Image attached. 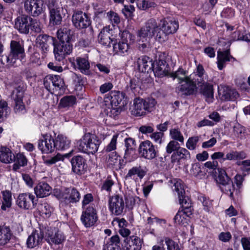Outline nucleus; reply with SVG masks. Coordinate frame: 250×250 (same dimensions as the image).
Segmentation results:
<instances>
[{
	"label": "nucleus",
	"instance_id": "nucleus-34",
	"mask_svg": "<svg viewBox=\"0 0 250 250\" xmlns=\"http://www.w3.org/2000/svg\"><path fill=\"white\" fill-rule=\"evenodd\" d=\"M51 187L46 183H39L34 188L35 193L37 197L43 198L51 193Z\"/></svg>",
	"mask_w": 250,
	"mask_h": 250
},
{
	"label": "nucleus",
	"instance_id": "nucleus-47",
	"mask_svg": "<svg viewBox=\"0 0 250 250\" xmlns=\"http://www.w3.org/2000/svg\"><path fill=\"white\" fill-rule=\"evenodd\" d=\"M37 207L44 217L48 218L50 216L53 208L48 203L40 204Z\"/></svg>",
	"mask_w": 250,
	"mask_h": 250
},
{
	"label": "nucleus",
	"instance_id": "nucleus-44",
	"mask_svg": "<svg viewBox=\"0 0 250 250\" xmlns=\"http://www.w3.org/2000/svg\"><path fill=\"white\" fill-rule=\"evenodd\" d=\"M2 195V203L1 209L6 210L7 208H11L12 206V193L10 190H5L1 192Z\"/></svg>",
	"mask_w": 250,
	"mask_h": 250
},
{
	"label": "nucleus",
	"instance_id": "nucleus-37",
	"mask_svg": "<svg viewBox=\"0 0 250 250\" xmlns=\"http://www.w3.org/2000/svg\"><path fill=\"white\" fill-rule=\"evenodd\" d=\"M46 240L50 244L59 245L65 240V237L61 231L55 230L51 234L48 233Z\"/></svg>",
	"mask_w": 250,
	"mask_h": 250
},
{
	"label": "nucleus",
	"instance_id": "nucleus-61",
	"mask_svg": "<svg viewBox=\"0 0 250 250\" xmlns=\"http://www.w3.org/2000/svg\"><path fill=\"white\" fill-rule=\"evenodd\" d=\"M134 11L135 7L131 5H125L124 8L122 9L123 13L126 18L130 17Z\"/></svg>",
	"mask_w": 250,
	"mask_h": 250
},
{
	"label": "nucleus",
	"instance_id": "nucleus-64",
	"mask_svg": "<svg viewBox=\"0 0 250 250\" xmlns=\"http://www.w3.org/2000/svg\"><path fill=\"white\" fill-rule=\"evenodd\" d=\"M139 131L143 134H146L152 133L154 131V128L152 125H143L139 128Z\"/></svg>",
	"mask_w": 250,
	"mask_h": 250
},
{
	"label": "nucleus",
	"instance_id": "nucleus-24",
	"mask_svg": "<svg viewBox=\"0 0 250 250\" xmlns=\"http://www.w3.org/2000/svg\"><path fill=\"white\" fill-rule=\"evenodd\" d=\"M125 149L124 158L129 161L137 158L135 141L131 138H126L125 140Z\"/></svg>",
	"mask_w": 250,
	"mask_h": 250
},
{
	"label": "nucleus",
	"instance_id": "nucleus-6",
	"mask_svg": "<svg viewBox=\"0 0 250 250\" xmlns=\"http://www.w3.org/2000/svg\"><path fill=\"white\" fill-rule=\"evenodd\" d=\"M161 27H159L156 35V40L163 42L167 39V35L174 33L179 28L178 21L170 19H165L161 21Z\"/></svg>",
	"mask_w": 250,
	"mask_h": 250
},
{
	"label": "nucleus",
	"instance_id": "nucleus-36",
	"mask_svg": "<svg viewBox=\"0 0 250 250\" xmlns=\"http://www.w3.org/2000/svg\"><path fill=\"white\" fill-rule=\"evenodd\" d=\"M73 172H82L84 169L85 161L81 156L73 157L71 161Z\"/></svg>",
	"mask_w": 250,
	"mask_h": 250
},
{
	"label": "nucleus",
	"instance_id": "nucleus-11",
	"mask_svg": "<svg viewBox=\"0 0 250 250\" xmlns=\"http://www.w3.org/2000/svg\"><path fill=\"white\" fill-rule=\"evenodd\" d=\"M44 85L46 89L51 93L65 89L63 79L59 75H49L44 80Z\"/></svg>",
	"mask_w": 250,
	"mask_h": 250
},
{
	"label": "nucleus",
	"instance_id": "nucleus-12",
	"mask_svg": "<svg viewBox=\"0 0 250 250\" xmlns=\"http://www.w3.org/2000/svg\"><path fill=\"white\" fill-rule=\"evenodd\" d=\"M16 203V205L21 209H31L37 207L38 199L31 193H22L19 194Z\"/></svg>",
	"mask_w": 250,
	"mask_h": 250
},
{
	"label": "nucleus",
	"instance_id": "nucleus-39",
	"mask_svg": "<svg viewBox=\"0 0 250 250\" xmlns=\"http://www.w3.org/2000/svg\"><path fill=\"white\" fill-rule=\"evenodd\" d=\"M15 158L10 149L6 147H2L0 149V161L4 163H10Z\"/></svg>",
	"mask_w": 250,
	"mask_h": 250
},
{
	"label": "nucleus",
	"instance_id": "nucleus-3",
	"mask_svg": "<svg viewBox=\"0 0 250 250\" xmlns=\"http://www.w3.org/2000/svg\"><path fill=\"white\" fill-rule=\"evenodd\" d=\"M101 141L95 134L85 133L81 139L77 141L76 146L80 152L86 153H95L98 150Z\"/></svg>",
	"mask_w": 250,
	"mask_h": 250
},
{
	"label": "nucleus",
	"instance_id": "nucleus-14",
	"mask_svg": "<svg viewBox=\"0 0 250 250\" xmlns=\"http://www.w3.org/2000/svg\"><path fill=\"white\" fill-rule=\"evenodd\" d=\"M80 219L83 225L86 228L94 226L98 220L96 209L92 205L86 207L83 209Z\"/></svg>",
	"mask_w": 250,
	"mask_h": 250
},
{
	"label": "nucleus",
	"instance_id": "nucleus-42",
	"mask_svg": "<svg viewBox=\"0 0 250 250\" xmlns=\"http://www.w3.org/2000/svg\"><path fill=\"white\" fill-rule=\"evenodd\" d=\"M142 248L141 239L135 236H131L127 240V249L128 250H140Z\"/></svg>",
	"mask_w": 250,
	"mask_h": 250
},
{
	"label": "nucleus",
	"instance_id": "nucleus-29",
	"mask_svg": "<svg viewBox=\"0 0 250 250\" xmlns=\"http://www.w3.org/2000/svg\"><path fill=\"white\" fill-rule=\"evenodd\" d=\"M155 76L163 77L168 74L169 67L164 60H159L155 63H153L152 67Z\"/></svg>",
	"mask_w": 250,
	"mask_h": 250
},
{
	"label": "nucleus",
	"instance_id": "nucleus-52",
	"mask_svg": "<svg viewBox=\"0 0 250 250\" xmlns=\"http://www.w3.org/2000/svg\"><path fill=\"white\" fill-rule=\"evenodd\" d=\"M199 140V138L198 136L189 137L186 143V147L189 150L195 149Z\"/></svg>",
	"mask_w": 250,
	"mask_h": 250
},
{
	"label": "nucleus",
	"instance_id": "nucleus-31",
	"mask_svg": "<svg viewBox=\"0 0 250 250\" xmlns=\"http://www.w3.org/2000/svg\"><path fill=\"white\" fill-rule=\"evenodd\" d=\"M137 64L138 70L141 72L148 71L153 66L152 60L146 56L139 57L137 61Z\"/></svg>",
	"mask_w": 250,
	"mask_h": 250
},
{
	"label": "nucleus",
	"instance_id": "nucleus-10",
	"mask_svg": "<svg viewBox=\"0 0 250 250\" xmlns=\"http://www.w3.org/2000/svg\"><path fill=\"white\" fill-rule=\"evenodd\" d=\"M211 176L217 184L222 186V191L226 194H229V196L232 197L235 188L233 182L227 173H212Z\"/></svg>",
	"mask_w": 250,
	"mask_h": 250
},
{
	"label": "nucleus",
	"instance_id": "nucleus-46",
	"mask_svg": "<svg viewBox=\"0 0 250 250\" xmlns=\"http://www.w3.org/2000/svg\"><path fill=\"white\" fill-rule=\"evenodd\" d=\"M27 164V160L22 153H18L16 155L15 163L13 165V170L16 171L21 167L24 166Z\"/></svg>",
	"mask_w": 250,
	"mask_h": 250
},
{
	"label": "nucleus",
	"instance_id": "nucleus-57",
	"mask_svg": "<svg viewBox=\"0 0 250 250\" xmlns=\"http://www.w3.org/2000/svg\"><path fill=\"white\" fill-rule=\"evenodd\" d=\"M120 240L119 236L118 235H115L114 236H112L110 238V241L109 242V246H111V250L112 249H115V247H120Z\"/></svg>",
	"mask_w": 250,
	"mask_h": 250
},
{
	"label": "nucleus",
	"instance_id": "nucleus-35",
	"mask_svg": "<svg viewBox=\"0 0 250 250\" xmlns=\"http://www.w3.org/2000/svg\"><path fill=\"white\" fill-rule=\"evenodd\" d=\"M109 27H104L101 30L98 36V41L101 44L109 46L111 43L113 42V40L111 38V33Z\"/></svg>",
	"mask_w": 250,
	"mask_h": 250
},
{
	"label": "nucleus",
	"instance_id": "nucleus-19",
	"mask_svg": "<svg viewBox=\"0 0 250 250\" xmlns=\"http://www.w3.org/2000/svg\"><path fill=\"white\" fill-rule=\"evenodd\" d=\"M24 90L21 87L16 88L13 93V98L15 102L14 111L19 114H24L26 110L23 102Z\"/></svg>",
	"mask_w": 250,
	"mask_h": 250
},
{
	"label": "nucleus",
	"instance_id": "nucleus-62",
	"mask_svg": "<svg viewBox=\"0 0 250 250\" xmlns=\"http://www.w3.org/2000/svg\"><path fill=\"white\" fill-rule=\"evenodd\" d=\"M113 185V181L111 179L110 177L108 176L107 178L105 180L102 187V189L105 190L107 191H110L111 190V187Z\"/></svg>",
	"mask_w": 250,
	"mask_h": 250
},
{
	"label": "nucleus",
	"instance_id": "nucleus-2",
	"mask_svg": "<svg viewBox=\"0 0 250 250\" xmlns=\"http://www.w3.org/2000/svg\"><path fill=\"white\" fill-rule=\"evenodd\" d=\"M173 184L174 188L178 195L181 208L175 215L174 220L178 224H184L187 223L186 217H190L193 213V208L190 199L186 195L184 185L180 179H173L169 181Z\"/></svg>",
	"mask_w": 250,
	"mask_h": 250
},
{
	"label": "nucleus",
	"instance_id": "nucleus-49",
	"mask_svg": "<svg viewBox=\"0 0 250 250\" xmlns=\"http://www.w3.org/2000/svg\"><path fill=\"white\" fill-rule=\"evenodd\" d=\"M137 5L140 10H145L151 7H155L156 4L152 1L145 0H137Z\"/></svg>",
	"mask_w": 250,
	"mask_h": 250
},
{
	"label": "nucleus",
	"instance_id": "nucleus-43",
	"mask_svg": "<svg viewBox=\"0 0 250 250\" xmlns=\"http://www.w3.org/2000/svg\"><path fill=\"white\" fill-rule=\"evenodd\" d=\"M229 61V54L228 51L217 52V66L219 70H222L225 67V63Z\"/></svg>",
	"mask_w": 250,
	"mask_h": 250
},
{
	"label": "nucleus",
	"instance_id": "nucleus-1",
	"mask_svg": "<svg viewBox=\"0 0 250 250\" xmlns=\"http://www.w3.org/2000/svg\"><path fill=\"white\" fill-rule=\"evenodd\" d=\"M171 77L178 79L179 85L177 89L183 94H192L198 87L208 103L213 102V85L207 80V75L202 65L198 64L194 72L189 76H188L187 71L179 68L172 74Z\"/></svg>",
	"mask_w": 250,
	"mask_h": 250
},
{
	"label": "nucleus",
	"instance_id": "nucleus-13",
	"mask_svg": "<svg viewBox=\"0 0 250 250\" xmlns=\"http://www.w3.org/2000/svg\"><path fill=\"white\" fill-rule=\"evenodd\" d=\"M25 11L33 17H37L44 12L46 9L43 0H25L24 2Z\"/></svg>",
	"mask_w": 250,
	"mask_h": 250
},
{
	"label": "nucleus",
	"instance_id": "nucleus-5",
	"mask_svg": "<svg viewBox=\"0 0 250 250\" xmlns=\"http://www.w3.org/2000/svg\"><path fill=\"white\" fill-rule=\"evenodd\" d=\"M121 37L119 42L114 43L113 51L114 54L125 57L128 55L131 50V44L135 41V37L127 30L120 33Z\"/></svg>",
	"mask_w": 250,
	"mask_h": 250
},
{
	"label": "nucleus",
	"instance_id": "nucleus-60",
	"mask_svg": "<svg viewBox=\"0 0 250 250\" xmlns=\"http://www.w3.org/2000/svg\"><path fill=\"white\" fill-rule=\"evenodd\" d=\"M199 199L202 203V204L204 207V209L207 211H208L212 207L211 201L207 198L204 196L199 197Z\"/></svg>",
	"mask_w": 250,
	"mask_h": 250
},
{
	"label": "nucleus",
	"instance_id": "nucleus-59",
	"mask_svg": "<svg viewBox=\"0 0 250 250\" xmlns=\"http://www.w3.org/2000/svg\"><path fill=\"white\" fill-rule=\"evenodd\" d=\"M129 86L132 92L135 94L138 92V90L140 88V82L138 79H133L131 80Z\"/></svg>",
	"mask_w": 250,
	"mask_h": 250
},
{
	"label": "nucleus",
	"instance_id": "nucleus-55",
	"mask_svg": "<svg viewBox=\"0 0 250 250\" xmlns=\"http://www.w3.org/2000/svg\"><path fill=\"white\" fill-rule=\"evenodd\" d=\"M179 147H180V145L177 141H170L166 146V152L168 154H171L173 151H176Z\"/></svg>",
	"mask_w": 250,
	"mask_h": 250
},
{
	"label": "nucleus",
	"instance_id": "nucleus-30",
	"mask_svg": "<svg viewBox=\"0 0 250 250\" xmlns=\"http://www.w3.org/2000/svg\"><path fill=\"white\" fill-rule=\"evenodd\" d=\"M107 166L113 171H118L121 167V160L115 151L109 153L106 160Z\"/></svg>",
	"mask_w": 250,
	"mask_h": 250
},
{
	"label": "nucleus",
	"instance_id": "nucleus-33",
	"mask_svg": "<svg viewBox=\"0 0 250 250\" xmlns=\"http://www.w3.org/2000/svg\"><path fill=\"white\" fill-rule=\"evenodd\" d=\"M55 149L65 150L70 147L71 140L66 136L59 134L55 139Z\"/></svg>",
	"mask_w": 250,
	"mask_h": 250
},
{
	"label": "nucleus",
	"instance_id": "nucleus-32",
	"mask_svg": "<svg viewBox=\"0 0 250 250\" xmlns=\"http://www.w3.org/2000/svg\"><path fill=\"white\" fill-rule=\"evenodd\" d=\"M57 37L60 42L71 43L74 37V32L69 28L63 27L58 30Z\"/></svg>",
	"mask_w": 250,
	"mask_h": 250
},
{
	"label": "nucleus",
	"instance_id": "nucleus-50",
	"mask_svg": "<svg viewBox=\"0 0 250 250\" xmlns=\"http://www.w3.org/2000/svg\"><path fill=\"white\" fill-rule=\"evenodd\" d=\"M107 17L113 25H117L120 22V19L117 13L113 11H109L107 13Z\"/></svg>",
	"mask_w": 250,
	"mask_h": 250
},
{
	"label": "nucleus",
	"instance_id": "nucleus-38",
	"mask_svg": "<svg viewBox=\"0 0 250 250\" xmlns=\"http://www.w3.org/2000/svg\"><path fill=\"white\" fill-rule=\"evenodd\" d=\"M125 96V93L119 91H114L110 93V96L107 97L106 99L109 98L111 105L119 106V104L123 102Z\"/></svg>",
	"mask_w": 250,
	"mask_h": 250
},
{
	"label": "nucleus",
	"instance_id": "nucleus-51",
	"mask_svg": "<svg viewBox=\"0 0 250 250\" xmlns=\"http://www.w3.org/2000/svg\"><path fill=\"white\" fill-rule=\"evenodd\" d=\"M106 109V114L107 115L115 117L120 112L121 108L120 106H114L111 105Z\"/></svg>",
	"mask_w": 250,
	"mask_h": 250
},
{
	"label": "nucleus",
	"instance_id": "nucleus-56",
	"mask_svg": "<svg viewBox=\"0 0 250 250\" xmlns=\"http://www.w3.org/2000/svg\"><path fill=\"white\" fill-rule=\"evenodd\" d=\"M8 110L7 104L5 101H0V122L6 117Z\"/></svg>",
	"mask_w": 250,
	"mask_h": 250
},
{
	"label": "nucleus",
	"instance_id": "nucleus-8",
	"mask_svg": "<svg viewBox=\"0 0 250 250\" xmlns=\"http://www.w3.org/2000/svg\"><path fill=\"white\" fill-rule=\"evenodd\" d=\"M159 29V26L155 19H150L145 25L138 30L137 35L138 41L143 42H146L156 35Z\"/></svg>",
	"mask_w": 250,
	"mask_h": 250
},
{
	"label": "nucleus",
	"instance_id": "nucleus-23",
	"mask_svg": "<svg viewBox=\"0 0 250 250\" xmlns=\"http://www.w3.org/2000/svg\"><path fill=\"white\" fill-rule=\"evenodd\" d=\"M218 95L221 101H234L239 97L238 93L228 86L221 85L218 87Z\"/></svg>",
	"mask_w": 250,
	"mask_h": 250
},
{
	"label": "nucleus",
	"instance_id": "nucleus-27",
	"mask_svg": "<svg viewBox=\"0 0 250 250\" xmlns=\"http://www.w3.org/2000/svg\"><path fill=\"white\" fill-rule=\"evenodd\" d=\"M190 158V153L189 151L185 148L179 147L176 151L174 152L171 156V163L172 166L169 165L170 168L173 167L174 164L177 167L179 163V161L182 159H188Z\"/></svg>",
	"mask_w": 250,
	"mask_h": 250
},
{
	"label": "nucleus",
	"instance_id": "nucleus-53",
	"mask_svg": "<svg viewBox=\"0 0 250 250\" xmlns=\"http://www.w3.org/2000/svg\"><path fill=\"white\" fill-rule=\"evenodd\" d=\"M167 250H180L178 244L168 237L164 238Z\"/></svg>",
	"mask_w": 250,
	"mask_h": 250
},
{
	"label": "nucleus",
	"instance_id": "nucleus-15",
	"mask_svg": "<svg viewBox=\"0 0 250 250\" xmlns=\"http://www.w3.org/2000/svg\"><path fill=\"white\" fill-rule=\"evenodd\" d=\"M140 155L147 160H152L157 156L155 146L149 140H145L140 143L138 149Z\"/></svg>",
	"mask_w": 250,
	"mask_h": 250
},
{
	"label": "nucleus",
	"instance_id": "nucleus-4",
	"mask_svg": "<svg viewBox=\"0 0 250 250\" xmlns=\"http://www.w3.org/2000/svg\"><path fill=\"white\" fill-rule=\"evenodd\" d=\"M157 104L156 101L152 98L142 99L137 98L133 101L131 113L136 117L145 116L154 111Z\"/></svg>",
	"mask_w": 250,
	"mask_h": 250
},
{
	"label": "nucleus",
	"instance_id": "nucleus-48",
	"mask_svg": "<svg viewBox=\"0 0 250 250\" xmlns=\"http://www.w3.org/2000/svg\"><path fill=\"white\" fill-rule=\"evenodd\" d=\"M170 137L174 141H177L180 143H183L184 138L179 130L176 128H172L170 130Z\"/></svg>",
	"mask_w": 250,
	"mask_h": 250
},
{
	"label": "nucleus",
	"instance_id": "nucleus-21",
	"mask_svg": "<svg viewBox=\"0 0 250 250\" xmlns=\"http://www.w3.org/2000/svg\"><path fill=\"white\" fill-rule=\"evenodd\" d=\"M31 21L32 18L27 15L19 16L15 21V27L21 33L28 34Z\"/></svg>",
	"mask_w": 250,
	"mask_h": 250
},
{
	"label": "nucleus",
	"instance_id": "nucleus-58",
	"mask_svg": "<svg viewBox=\"0 0 250 250\" xmlns=\"http://www.w3.org/2000/svg\"><path fill=\"white\" fill-rule=\"evenodd\" d=\"M234 132L238 137L242 138L244 136L246 129L244 127L240 124H236L234 126Z\"/></svg>",
	"mask_w": 250,
	"mask_h": 250
},
{
	"label": "nucleus",
	"instance_id": "nucleus-18",
	"mask_svg": "<svg viewBox=\"0 0 250 250\" xmlns=\"http://www.w3.org/2000/svg\"><path fill=\"white\" fill-rule=\"evenodd\" d=\"M73 49V45L69 42H61L57 45H54V53L56 60L61 62L65 57L71 53Z\"/></svg>",
	"mask_w": 250,
	"mask_h": 250
},
{
	"label": "nucleus",
	"instance_id": "nucleus-20",
	"mask_svg": "<svg viewBox=\"0 0 250 250\" xmlns=\"http://www.w3.org/2000/svg\"><path fill=\"white\" fill-rule=\"evenodd\" d=\"M72 21L75 27L78 29L86 28L91 24L88 16L81 11L75 13L72 16Z\"/></svg>",
	"mask_w": 250,
	"mask_h": 250
},
{
	"label": "nucleus",
	"instance_id": "nucleus-45",
	"mask_svg": "<svg viewBox=\"0 0 250 250\" xmlns=\"http://www.w3.org/2000/svg\"><path fill=\"white\" fill-rule=\"evenodd\" d=\"M76 103V98L74 96H66L60 100L59 107L60 108H69L74 105Z\"/></svg>",
	"mask_w": 250,
	"mask_h": 250
},
{
	"label": "nucleus",
	"instance_id": "nucleus-41",
	"mask_svg": "<svg viewBox=\"0 0 250 250\" xmlns=\"http://www.w3.org/2000/svg\"><path fill=\"white\" fill-rule=\"evenodd\" d=\"M246 158L247 154L244 151L231 150L226 154V156L223 158V161L243 160Z\"/></svg>",
	"mask_w": 250,
	"mask_h": 250
},
{
	"label": "nucleus",
	"instance_id": "nucleus-54",
	"mask_svg": "<svg viewBox=\"0 0 250 250\" xmlns=\"http://www.w3.org/2000/svg\"><path fill=\"white\" fill-rule=\"evenodd\" d=\"M118 137V134H114L113 136L110 143L105 148V151L110 153V152H111V151L115 150L116 149Z\"/></svg>",
	"mask_w": 250,
	"mask_h": 250
},
{
	"label": "nucleus",
	"instance_id": "nucleus-9",
	"mask_svg": "<svg viewBox=\"0 0 250 250\" xmlns=\"http://www.w3.org/2000/svg\"><path fill=\"white\" fill-rule=\"evenodd\" d=\"M11 51L8 56H3L2 61H6L7 64L10 66H14L16 60H20L24 57V50L23 46L19 42L12 41L10 44Z\"/></svg>",
	"mask_w": 250,
	"mask_h": 250
},
{
	"label": "nucleus",
	"instance_id": "nucleus-28",
	"mask_svg": "<svg viewBox=\"0 0 250 250\" xmlns=\"http://www.w3.org/2000/svg\"><path fill=\"white\" fill-rule=\"evenodd\" d=\"M37 43L42 49V52L45 53L49 51V46L55 45L54 38L46 35H40L37 38Z\"/></svg>",
	"mask_w": 250,
	"mask_h": 250
},
{
	"label": "nucleus",
	"instance_id": "nucleus-25",
	"mask_svg": "<svg viewBox=\"0 0 250 250\" xmlns=\"http://www.w3.org/2000/svg\"><path fill=\"white\" fill-rule=\"evenodd\" d=\"M43 233L41 231L35 230L29 235L27 241L26 245L28 248L33 249L39 247L42 245L43 239Z\"/></svg>",
	"mask_w": 250,
	"mask_h": 250
},
{
	"label": "nucleus",
	"instance_id": "nucleus-22",
	"mask_svg": "<svg viewBox=\"0 0 250 250\" xmlns=\"http://www.w3.org/2000/svg\"><path fill=\"white\" fill-rule=\"evenodd\" d=\"M48 7L49 9L50 23L53 25L60 24L62 20L60 14L61 8L54 1L49 3Z\"/></svg>",
	"mask_w": 250,
	"mask_h": 250
},
{
	"label": "nucleus",
	"instance_id": "nucleus-26",
	"mask_svg": "<svg viewBox=\"0 0 250 250\" xmlns=\"http://www.w3.org/2000/svg\"><path fill=\"white\" fill-rule=\"evenodd\" d=\"M69 61L72 65L77 67L82 73L85 74H89L90 64L87 57L77 58L76 63L73 58H69Z\"/></svg>",
	"mask_w": 250,
	"mask_h": 250
},
{
	"label": "nucleus",
	"instance_id": "nucleus-17",
	"mask_svg": "<svg viewBox=\"0 0 250 250\" xmlns=\"http://www.w3.org/2000/svg\"><path fill=\"white\" fill-rule=\"evenodd\" d=\"M38 147L42 153H51L55 149V139L50 134H43L39 141Z\"/></svg>",
	"mask_w": 250,
	"mask_h": 250
},
{
	"label": "nucleus",
	"instance_id": "nucleus-7",
	"mask_svg": "<svg viewBox=\"0 0 250 250\" xmlns=\"http://www.w3.org/2000/svg\"><path fill=\"white\" fill-rule=\"evenodd\" d=\"M54 194L66 205L76 204L79 202L81 199L80 192L74 188H65L63 191L56 189L54 190Z\"/></svg>",
	"mask_w": 250,
	"mask_h": 250
},
{
	"label": "nucleus",
	"instance_id": "nucleus-40",
	"mask_svg": "<svg viewBox=\"0 0 250 250\" xmlns=\"http://www.w3.org/2000/svg\"><path fill=\"white\" fill-rule=\"evenodd\" d=\"M11 231L9 227L0 226V245L2 246L7 244L11 239Z\"/></svg>",
	"mask_w": 250,
	"mask_h": 250
},
{
	"label": "nucleus",
	"instance_id": "nucleus-16",
	"mask_svg": "<svg viewBox=\"0 0 250 250\" xmlns=\"http://www.w3.org/2000/svg\"><path fill=\"white\" fill-rule=\"evenodd\" d=\"M109 209L115 215H121L125 209V202L123 197L115 194L110 197L108 201Z\"/></svg>",
	"mask_w": 250,
	"mask_h": 250
},
{
	"label": "nucleus",
	"instance_id": "nucleus-63",
	"mask_svg": "<svg viewBox=\"0 0 250 250\" xmlns=\"http://www.w3.org/2000/svg\"><path fill=\"white\" fill-rule=\"evenodd\" d=\"M164 134L160 132H156L152 133L150 136V138L153 140L156 143L161 144L162 142V137Z\"/></svg>",
	"mask_w": 250,
	"mask_h": 250
}]
</instances>
